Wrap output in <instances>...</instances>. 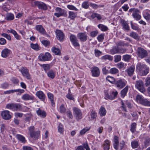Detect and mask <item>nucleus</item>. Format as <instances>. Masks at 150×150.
Returning a JSON list of instances; mask_svg holds the SVG:
<instances>
[{
  "label": "nucleus",
  "instance_id": "nucleus-1",
  "mask_svg": "<svg viewBox=\"0 0 150 150\" xmlns=\"http://www.w3.org/2000/svg\"><path fill=\"white\" fill-rule=\"evenodd\" d=\"M136 69V70L142 76H146L149 71V67L144 64H138L137 66Z\"/></svg>",
  "mask_w": 150,
  "mask_h": 150
},
{
  "label": "nucleus",
  "instance_id": "nucleus-2",
  "mask_svg": "<svg viewBox=\"0 0 150 150\" xmlns=\"http://www.w3.org/2000/svg\"><path fill=\"white\" fill-rule=\"evenodd\" d=\"M35 127L31 126L28 128L30 137L34 140H37L40 137V131H35Z\"/></svg>",
  "mask_w": 150,
  "mask_h": 150
},
{
  "label": "nucleus",
  "instance_id": "nucleus-3",
  "mask_svg": "<svg viewBox=\"0 0 150 150\" xmlns=\"http://www.w3.org/2000/svg\"><path fill=\"white\" fill-rule=\"evenodd\" d=\"M6 108L13 111H21L23 109L22 104L16 103L7 104Z\"/></svg>",
  "mask_w": 150,
  "mask_h": 150
},
{
  "label": "nucleus",
  "instance_id": "nucleus-4",
  "mask_svg": "<svg viewBox=\"0 0 150 150\" xmlns=\"http://www.w3.org/2000/svg\"><path fill=\"white\" fill-rule=\"evenodd\" d=\"M105 97L104 98L106 100L109 99L110 100H113L116 98L118 95V92L116 90L111 91L109 93L108 91L106 90L104 91Z\"/></svg>",
  "mask_w": 150,
  "mask_h": 150
},
{
  "label": "nucleus",
  "instance_id": "nucleus-5",
  "mask_svg": "<svg viewBox=\"0 0 150 150\" xmlns=\"http://www.w3.org/2000/svg\"><path fill=\"white\" fill-rule=\"evenodd\" d=\"M74 117L77 122L80 121L83 118V114L81 110L77 107L73 108Z\"/></svg>",
  "mask_w": 150,
  "mask_h": 150
},
{
  "label": "nucleus",
  "instance_id": "nucleus-6",
  "mask_svg": "<svg viewBox=\"0 0 150 150\" xmlns=\"http://www.w3.org/2000/svg\"><path fill=\"white\" fill-rule=\"evenodd\" d=\"M129 13L133 12L132 16L135 20L138 21L141 19V16L139 14L140 12L137 8H131L129 10Z\"/></svg>",
  "mask_w": 150,
  "mask_h": 150
},
{
  "label": "nucleus",
  "instance_id": "nucleus-7",
  "mask_svg": "<svg viewBox=\"0 0 150 150\" xmlns=\"http://www.w3.org/2000/svg\"><path fill=\"white\" fill-rule=\"evenodd\" d=\"M127 49L125 48H123L117 46L113 47L112 49L110 50V53L112 54H124L126 52Z\"/></svg>",
  "mask_w": 150,
  "mask_h": 150
},
{
  "label": "nucleus",
  "instance_id": "nucleus-8",
  "mask_svg": "<svg viewBox=\"0 0 150 150\" xmlns=\"http://www.w3.org/2000/svg\"><path fill=\"white\" fill-rule=\"evenodd\" d=\"M20 71L23 77L28 80L31 79V75L29 73V70L27 67H21Z\"/></svg>",
  "mask_w": 150,
  "mask_h": 150
},
{
  "label": "nucleus",
  "instance_id": "nucleus-9",
  "mask_svg": "<svg viewBox=\"0 0 150 150\" xmlns=\"http://www.w3.org/2000/svg\"><path fill=\"white\" fill-rule=\"evenodd\" d=\"M135 86L136 88L140 92L144 93L145 91V89L144 86L143 81L140 79L137 81H136Z\"/></svg>",
  "mask_w": 150,
  "mask_h": 150
},
{
  "label": "nucleus",
  "instance_id": "nucleus-10",
  "mask_svg": "<svg viewBox=\"0 0 150 150\" xmlns=\"http://www.w3.org/2000/svg\"><path fill=\"white\" fill-rule=\"evenodd\" d=\"M137 54L138 57L141 59L146 57L148 55L147 52L143 48L139 47L137 48Z\"/></svg>",
  "mask_w": 150,
  "mask_h": 150
},
{
  "label": "nucleus",
  "instance_id": "nucleus-11",
  "mask_svg": "<svg viewBox=\"0 0 150 150\" xmlns=\"http://www.w3.org/2000/svg\"><path fill=\"white\" fill-rule=\"evenodd\" d=\"M38 57L40 61H49L52 59L51 54L48 52H46L45 54L41 53L40 54Z\"/></svg>",
  "mask_w": 150,
  "mask_h": 150
},
{
  "label": "nucleus",
  "instance_id": "nucleus-12",
  "mask_svg": "<svg viewBox=\"0 0 150 150\" xmlns=\"http://www.w3.org/2000/svg\"><path fill=\"white\" fill-rule=\"evenodd\" d=\"M127 82L124 79H120L116 80L114 84L116 87L119 89H122L126 85Z\"/></svg>",
  "mask_w": 150,
  "mask_h": 150
},
{
  "label": "nucleus",
  "instance_id": "nucleus-13",
  "mask_svg": "<svg viewBox=\"0 0 150 150\" xmlns=\"http://www.w3.org/2000/svg\"><path fill=\"white\" fill-rule=\"evenodd\" d=\"M69 39L72 45L75 48L80 47V45L75 35H71L70 36Z\"/></svg>",
  "mask_w": 150,
  "mask_h": 150
},
{
  "label": "nucleus",
  "instance_id": "nucleus-14",
  "mask_svg": "<svg viewBox=\"0 0 150 150\" xmlns=\"http://www.w3.org/2000/svg\"><path fill=\"white\" fill-rule=\"evenodd\" d=\"M77 36L81 43L86 42L88 38V36L86 32L79 33L77 34Z\"/></svg>",
  "mask_w": 150,
  "mask_h": 150
},
{
  "label": "nucleus",
  "instance_id": "nucleus-15",
  "mask_svg": "<svg viewBox=\"0 0 150 150\" xmlns=\"http://www.w3.org/2000/svg\"><path fill=\"white\" fill-rule=\"evenodd\" d=\"M90 71L92 76L93 77H97L100 75V70L99 68L96 66H94L91 68Z\"/></svg>",
  "mask_w": 150,
  "mask_h": 150
},
{
  "label": "nucleus",
  "instance_id": "nucleus-16",
  "mask_svg": "<svg viewBox=\"0 0 150 150\" xmlns=\"http://www.w3.org/2000/svg\"><path fill=\"white\" fill-rule=\"evenodd\" d=\"M56 36L57 39L60 42H62L65 38V35L61 30H57L56 31Z\"/></svg>",
  "mask_w": 150,
  "mask_h": 150
},
{
  "label": "nucleus",
  "instance_id": "nucleus-17",
  "mask_svg": "<svg viewBox=\"0 0 150 150\" xmlns=\"http://www.w3.org/2000/svg\"><path fill=\"white\" fill-rule=\"evenodd\" d=\"M11 53L12 52L10 50L6 48L2 50L1 56L3 58H6L9 57Z\"/></svg>",
  "mask_w": 150,
  "mask_h": 150
},
{
  "label": "nucleus",
  "instance_id": "nucleus-18",
  "mask_svg": "<svg viewBox=\"0 0 150 150\" xmlns=\"http://www.w3.org/2000/svg\"><path fill=\"white\" fill-rule=\"evenodd\" d=\"M119 138L118 136L117 135H114V136L112 140L113 145V148L115 150H118V149L119 144Z\"/></svg>",
  "mask_w": 150,
  "mask_h": 150
},
{
  "label": "nucleus",
  "instance_id": "nucleus-19",
  "mask_svg": "<svg viewBox=\"0 0 150 150\" xmlns=\"http://www.w3.org/2000/svg\"><path fill=\"white\" fill-rule=\"evenodd\" d=\"M1 115L4 119L6 120L10 119L11 117L10 112L7 110H5L2 112Z\"/></svg>",
  "mask_w": 150,
  "mask_h": 150
},
{
  "label": "nucleus",
  "instance_id": "nucleus-20",
  "mask_svg": "<svg viewBox=\"0 0 150 150\" xmlns=\"http://www.w3.org/2000/svg\"><path fill=\"white\" fill-rule=\"evenodd\" d=\"M83 146H79L77 147L75 150H85V148L86 150H90V149L87 142L84 143L82 144Z\"/></svg>",
  "mask_w": 150,
  "mask_h": 150
},
{
  "label": "nucleus",
  "instance_id": "nucleus-21",
  "mask_svg": "<svg viewBox=\"0 0 150 150\" xmlns=\"http://www.w3.org/2000/svg\"><path fill=\"white\" fill-rule=\"evenodd\" d=\"M121 23L123 30L127 31L129 30V27L127 21L124 19H122L121 20Z\"/></svg>",
  "mask_w": 150,
  "mask_h": 150
},
{
  "label": "nucleus",
  "instance_id": "nucleus-22",
  "mask_svg": "<svg viewBox=\"0 0 150 150\" xmlns=\"http://www.w3.org/2000/svg\"><path fill=\"white\" fill-rule=\"evenodd\" d=\"M129 86L128 85L126 86L125 87L122 89L120 91V94L121 97L123 98L127 96L129 90Z\"/></svg>",
  "mask_w": 150,
  "mask_h": 150
},
{
  "label": "nucleus",
  "instance_id": "nucleus-23",
  "mask_svg": "<svg viewBox=\"0 0 150 150\" xmlns=\"http://www.w3.org/2000/svg\"><path fill=\"white\" fill-rule=\"evenodd\" d=\"M35 29L40 33L42 35L45 34L46 31L42 25H38L36 26Z\"/></svg>",
  "mask_w": 150,
  "mask_h": 150
},
{
  "label": "nucleus",
  "instance_id": "nucleus-24",
  "mask_svg": "<svg viewBox=\"0 0 150 150\" xmlns=\"http://www.w3.org/2000/svg\"><path fill=\"white\" fill-rule=\"evenodd\" d=\"M143 16L144 18L146 21H148L150 20V10H146L143 11Z\"/></svg>",
  "mask_w": 150,
  "mask_h": 150
},
{
  "label": "nucleus",
  "instance_id": "nucleus-25",
  "mask_svg": "<svg viewBox=\"0 0 150 150\" xmlns=\"http://www.w3.org/2000/svg\"><path fill=\"white\" fill-rule=\"evenodd\" d=\"M36 113L38 116L43 118H45L47 115L46 112L44 110H42L40 108H39L36 111Z\"/></svg>",
  "mask_w": 150,
  "mask_h": 150
},
{
  "label": "nucleus",
  "instance_id": "nucleus-26",
  "mask_svg": "<svg viewBox=\"0 0 150 150\" xmlns=\"http://www.w3.org/2000/svg\"><path fill=\"white\" fill-rule=\"evenodd\" d=\"M36 95L42 101L45 100L46 96L43 91H37L36 93Z\"/></svg>",
  "mask_w": 150,
  "mask_h": 150
},
{
  "label": "nucleus",
  "instance_id": "nucleus-27",
  "mask_svg": "<svg viewBox=\"0 0 150 150\" xmlns=\"http://www.w3.org/2000/svg\"><path fill=\"white\" fill-rule=\"evenodd\" d=\"M16 138L21 143L25 144L27 141L25 137L20 134H17L16 136Z\"/></svg>",
  "mask_w": 150,
  "mask_h": 150
},
{
  "label": "nucleus",
  "instance_id": "nucleus-28",
  "mask_svg": "<svg viewBox=\"0 0 150 150\" xmlns=\"http://www.w3.org/2000/svg\"><path fill=\"white\" fill-rule=\"evenodd\" d=\"M107 113V111L105 108L102 106L100 107L98 111V113L100 117L105 116Z\"/></svg>",
  "mask_w": 150,
  "mask_h": 150
},
{
  "label": "nucleus",
  "instance_id": "nucleus-29",
  "mask_svg": "<svg viewBox=\"0 0 150 150\" xmlns=\"http://www.w3.org/2000/svg\"><path fill=\"white\" fill-rule=\"evenodd\" d=\"M34 97L33 95H30L27 93L25 94L22 97V99L24 100H33Z\"/></svg>",
  "mask_w": 150,
  "mask_h": 150
},
{
  "label": "nucleus",
  "instance_id": "nucleus-30",
  "mask_svg": "<svg viewBox=\"0 0 150 150\" xmlns=\"http://www.w3.org/2000/svg\"><path fill=\"white\" fill-rule=\"evenodd\" d=\"M77 16V13L72 11L69 12L68 18L71 20H74Z\"/></svg>",
  "mask_w": 150,
  "mask_h": 150
},
{
  "label": "nucleus",
  "instance_id": "nucleus-31",
  "mask_svg": "<svg viewBox=\"0 0 150 150\" xmlns=\"http://www.w3.org/2000/svg\"><path fill=\"white\" fill-rule=\"evenodd\" d=\"M51 51L55 55H61L60 50L55 46H53L52 47Z\"/></svg>",
  "mask_w": 150,
  "mask_h": 150
},
{
  "label": "nucleus",
  "instance_id": "nucleus-32",
  "mask_svg": "<svg viewBox=\"0 0 150 150\" xmlns=\"http://www.w3.org/2000/svg\"><path fill=\"white\" fill-rule=\"evenodd\" d=\"M30 47L33 49L37 51L40 50L41 49L40 47L37 43L35 44L31 43L30 44Z\"/></svg>",
  "mask_w": 150,
  "mask_h": 150
},
{
  "label": "nucleus",
  "instance_id": "nucleus-33",
  "mask_svg": "<svg viewBox=\"0 0 150 150\" xmlns=\"http://www.w3.org/2000/svg\"><path fill=\"white\" fill-rule=\"evenodd\" d=\"M47 76L50 78L53 79L55 77L54 72L52 69L49 70L47 73Z\"/></svg>",
  "mask_w": 150,
  "mask_h": 150
},
{
  "label": "nucleus",
  "instance_id": "nucleus-34",
  "mask_svg": "<svg viewBox=\"0 0 150 150\" xmlns=\"http://www.w3.org/2000/svg\"><path fill=\"white\" fill-rule=\"evenodd\" d=\"M98 27L102 31L105 32L108 30V28L106 26L103 24H98Z\"/></svg>",
  "mask_w": 150,
  "mask_h": 150
},
{
  "label": "nucleus",
  "instance_id": "nucleus-35",
  "mask_svg": "<svg viewBox=\"0 0 150 150\" xmlns=\"http://www.w3.org/2000/svg\"><path fill=\"white\" fill-rule=\"evenodd\" d=\"M134 68L130 67L128 68L126 70V72L127 73L129 76H132L134 73Z\"/></svg>",
  "mask_w": 150,
  "mask_h": 150
},
{
  "label": "nucleus",
  "instance_id": "nucleus-36",
  "mask_svg": "<svg viewBox=\"0 0 150 150\" xmlns=\"http://www.w3.org/2000/svg\"><path fill=\"white\" fill-rule=\"evenodd\" d=\"M132 147L133 149L137 148L139 146V141L134 140L132 141L131 143Z\"/></svg>",
  "mask_w": 150,
  "mask_h": 150
},
{
  "label": "nucleus",
  "instance_id": "nucleus-37",
  "mask_svg": "<svg viewBox=\"0 0 150 150\" xmlns=\"http://www.w3.org/2000/svg\"><path fill=\"white\" fill-rule=\"evenodd\" d=\"M57 129L58 132L61 134H63L64 128L63 125L61 123H59V124L57 127Z\"/></svg>",
  "mask_w": 150,
  "mask_h": 150
},
{
  "label": "nucleus",
  "instance_id": "nucleus-38",
  "mask_svg": "<svg viewBox=\"0 0 150 150\" xmlns=\"http://www.w3.org/2000/svg\"><path fill=\"white\" fill-rule=\"evenodd\" d=\"M101 59V60H104L108 59L110 61H112L113 60V57L110 55L107 54L102 56Z\"/></svg>",
  "mask_w": 150,
  "mask_h": 150
},
{
  "label": "nucleus",
  "instance_id": "nucleus-39",
  "mask_svg": "<svg viewBox=\"0 0 150 150\" xmlns=\"http://www.w3.org/2000/svg\"><path fill=\"white\" fill-rule=\"evenodd\" d=\"M106 79V80L113 84H115L116 81L114 77L110 76H107Z\"/></svg>",
  "mask_w": 150,
  "mask_h": 150
},
{
  "label": "nucleus",
  "instance_id": "nucleus-40",
  "mask_svg": "<svg viewBox=\"0 0 150 150\" xmlns=\"http://www.w3.org/2000/svg\"><path fill=\"white\" fill-rule=\"evenodd\" d=\"M91 129V127H86L81 130L79 132V134L81 136L84 135L86 132L89 131Z\"/></svg>",
  "mask_w": 150,
  "mask_h": 150
},
{
  "label": "nucleus",
  "instance_id": "nucleus-41",
  "mask_svg": "<svg viewBox=\"0 0 150 150\" xmlns=\"http://www.w3.org/2000/svg\"><path fill=\"white\" fill-rule=\"evenodd\" d=\"M110 69V67L105 66L102 69L103 74L104 75H106L109 74V70Z\"/></svg>",
  "mask_w": 150,
  "mask_h": 150
},
{
  "label": "nucleus",
  "instance_id": "nucleus-42",
  "mask_svg": "<svg viewBox=\"0 0 150 150\" xmlns=\"http://www.w3.org/2000/svg\"><path fill=\"white\" fill-rule=\"evenodd\" d=\"M129 35L131 37L137 40H138L139 39V37L138 34L134 32H132L130 33Z\"/></svg>",
  "mask_w": 150,
  "mask_h": 150
},
{
  "label": "nucleus",
  "instance_id": "nucleus-43",
  "mask_svg": "<svg viewBox=\"0 0 150 150\" xmlns=\"http://www.w3.org/2000/svg\"><path fill=\"white\" fill-rule=\"evenodd\" d=\"M90 116L92 120L96 119L97 116V113L95 110H93L91 112Z\"/></svg>",
  "mask_w": 150,
  "mask_h": 150
},
{
  "label": "nucleus",
  "instance_id": "nucleus-44",
  "mask_svg": "<svg viewBox=\"0 0 150 150\" xmlns=\"http://www.w3.org/2000/svg\"><path fill=\"white\" fill-rule=\"evenodd\" d=\"M140 103L144 106H150V101L144 98Z\"/></svg>",
  "mask_w": 150,
  "mask_h": 150
},
{
  "label": "nucleus",
  "instance_id": "nucleus-45",
  "mask_svg": "<svg viewBox=\"0 0 150 150\" xmlns=\"http://www.w3.org/2000/svg\"><path fill=\"white\" fill-rule=\"evenodd\" d=\"M105 34L102 33L99 35L97 37V39L99 42H102L104 39Z\"/></svg>",
  "mask_w": 150,
  "mask_h": 150
},
{
  "label": "nucleus",
  "instance_id": "nucleus-46",
  "mask_svg": "<svg viewBox=\"0 0 150 150\" xmlns=\"http://www.w3.org/2000/svg\"><path fill=\"white\" fill-rule=\"evenodd\" d=\"M89 6V2L88 1L83 2L81 4L82 7L85 9L88 8Z\"/></svg>",
  "mask_w": 150,
  "mask_h": 150
},
{
  "label": "nucleus",
  "instance_id": "nucleus-47",
  "mask_svg": "<svg viewBox=\"0 0 150 150\" xmlns=\"http://www.w3.org/2000/svg\"><path fill=\"white\" fill-rule=\"evenodd\" d=\"M37 6L39 9L43 10L47 9V7L46 4L43 3H38Z\"/></svg>",
  "mask_w": 150,
  "mask_h": 150
},
{
  "label": "nucleus",
  "instance_id": "nucleus-48",
  "mask_svg": "<svg viewBox=\"0 0 150 150\" xmlns=\"http://www.w3.org/2000/svg\"><path fill=\"white\" fill-rule=\"evenodd\" d=\"M14 18V15L11 13H8L6 16V19L8 21H12L13 20Z\"/></svg>",
  "mask_w": 150,
  "mask_h": 150
},
{
  "label": "nucleus",
  "instance_id": "nucleus-49",
  "mask_svg": "<svg viewBox=\"0 0 150 150\" xmlns=\"http://www.w3.org/2000/svg\"><path fill=\"white\" fill-rule=\"evenodd\" d=\"M91 17L93 19L95 18H96L98 20H100L102 18V17L101 15L100 14L96 13H93L91 15Z\"/></svg>",
  "mask_w": 150,
  "mask_h": 150
},
{
  "label": "nucleus",
  "instance_id": "nucleus-50",
  "mask_svg": "<svg viewBox=\"0 0 150 150\" xmlns=\"http://www.w3.org/2000/svg\"><path fill=\"white\" fill-rule=\"evenodd\" d=\"M137 124L135 122L132 123L131 125L130 130L132 133H134L136 131Z\"/></svg>",
  "mask_w": 150,
  "mask_h": 150
},
{
  "label": "nucleus",
  "instance_id": "nucleus-51",
  "mask_svg": "<svg viewBox=\"0 0 150 150\" xmlns=\"http://www.w3.org/2000/svg\"><path fill=\"white\" fill-rule=\"evenodd\" d=\"M131 57V55L127 54H125L123 56V60L126 62H129Z\"/></svg>",
  "mask_w": 150,
  "mask_h": 150
},
{
  "label": "nucleus",
  "instance_id": "nucleus-52",
  "mask_svg": "<svg viewBox=\"0 0 150 150\" xmlns=\"http://www.w3.org/2000/svg\"><path fill=\"white\" fill-rule=\"evenodd\" d=\"M66 109L64 107V105L62 104L59 107V112L60 113L65 114L66 112Z\"/></svg>",
  "mask_w": 150,
  "mask_h": 150
},
{
  "label": "nucleus",
  "instance_id": "nucleus-53",
  "mask_svg": "<svg viewBox=\"0 0 150 150\" xmlns=\"http://www.w3.org/2000/svg\"><path fill=\"white\" fill-rule=\"evenodd\" d=\"M110 74H115L119 72L118 69L116 68L113 67L110 69L109 70Z\"/></svg>",
  "mask_w": 150,
  "mask_h": 150
},
{
  "label": "nucleus",
  "instance_id": "nucleus-54",
  "mask_svg": "<svg viewBox=\"0 0 150 150\" xmlns=\"http://www.w3.org/2000/svg\"><path fill=\"white\" fill-rule=\"evenodd\" d=\"M94 54L96 57H98L103 54V52L98 49L94 50Z\"/></svg>",
  "mask_w": 150,
  "mask_h": 150
},
{
  "label": "nucleus",
  "instance_id": "nucleus-55",
  "mask_svg": "<svg viewBox=\"0 0 150 150\" xmlns=\"http://www.w3.org/2000/svg\"><path fill=\"white\" fill-rule=\"evenodd\" d=\"M150 145V138H147L145 139L144 142V145L145 148Z\"/></svg>",
  "mask_w": 150,
  "mask_h": 150
},
{
  "label": "nucleus",
  "instance_id": "nucleus-56",
  "mask_svg": "<svg viewBox=\"0 0 150 150\" xmlns=\"http://www.w3.org/2000/svg\"><path fill=\"white\" fill-rule=\"evenodd\" d=\"M144 98V97L142 96L137 95L136 97V100L138 102L140 103Z\"/></svg>",
  "mask_w": 150,
  "mask_h": 150
},
{
  "label": "nucleus",
  "instance_id": "nucleus-57",
  "mask_svg": "<svg viewBox=\"0 0 150 150\" xmlns=\"http://www.w3.org/2000/svg\"><path fill=\"white\" fill-rule=\"evenodd\" d=\"M98 33V31L97 30H96L91 32L90 33L89 35L92 38L96 37Z\"/></svg>",
  "mask_w": 150,
  "mask_h": 150
},
{
  "label": "nucleus",
  "instance_id": "nucleus-58",
  "mask_svg": "<svg viewBox=\"0 0 150 150\" xmlns=\"http://www.w3.org/2000/svg\"><path fill=\"white\" fill-rule=\"evenodd\" d=\"M114 61L115 62L120 61L121 59V56L120 55H116L114 56Z\"/></svg>",
  "mask_w": 150,
  "mask_h": 150
},
{
  "label": "nucleus",
  "instance_id": "nucleus-59",
  "mask_svg": "<svg viewBox=\"0 0 150 150\" xmlns=\"http://www.w3.org/2000/svg\"><path fill=\"white\" fill-rule=\"evenodd\" d=\"M131 28L134 30H138L139 29L138 26L137 24L133 23L132 22H131Z\"/></svg>",
  "mask_w": 150,
  "mask_h": 150
},
{
  "label": "nucleus",
  "instance_id": "nucleus-60",
  "mask_svg": "<svg viewBox=\"0 0 150 150\" xmlns=\"http://www.w3.org/2000/svg\"><path fill=\"white\" fill-rule=\"evenodd\" d=\"M41 43L45 47H47L50 45V41L46 40H42L41 41Z\"/></svg>",
  "mask_w": 150,
  "mask_h": 150
},
{
  "label": "nucleus",
  "instance_id": "nucleus-61",
  "mask_svg": "<svg viewBox=\"0 0 150 150\" xmlns=\"http://www.w3.org/2000/svg\"><path fill=\"white\" fill-rule=\"evenodd\" d=\"M67 8L69 10L78 11V9L74 6L71 5H67Z\"/></svg>",
  "mask_w": 150,
  "mask_h": 150
},
{
  "label": "nucleus",
  "instance_id": "nucleus-62",
  "mask_svg": "<svg viewBox=\"0 0 150 150\" xmlns=\"http://www.w3.org/2000/svg\"><path fill=\"white\" fill-rule=\"evenodd\" d=\"M43 68L46 73H47V71L50 70V66L48 64H44L43 65Z\"/></svg>",
  "mask_w": 150,
  "mask_h": 150
},
{
  "label": "nucleus",
  "instance_id": "nucleus-63",
  "mask_svg": "<svg viewBox=\"0 0 150 150\" xmlns=\"http://www.w3.org/2000/svg\"><path fill=\"white\" fill-rule=\"evenodd\" d=\"M103 146H110V142L108 139H106L104 141V143L103 144Z\"/></svg>",
  "mask_w": 150,
  "mask_h": 150
},
{
  "label": "nucleus",
  "instance_id": "nucleus-64",
  "mask_svg": "<svg viewBox=\"0 0 150 150\" xmlns=\"http://www.w3.org/2000/svg\"><path fill=\"white\" fill-rule=\"evenodd\" d=\"M9 86V84L7 82L1 84V88L4 89L8 88Z\"/></svg>",
  "mask_w": 150,
  "mask_h": 150
}]
</instances>
